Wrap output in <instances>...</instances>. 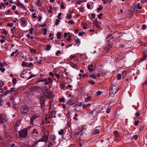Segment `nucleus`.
Returning <instances> with one entry per match:
<instances>
[{
    "mask_svg": "<svg viewBox=\"0 0 147 147\" xmlns=\"http://www.w3.org/2000/svg\"><path fill=\"white\" fill-rule=\"evenodd\" d=\"M107 38L109 43H111L110 39H111L112 40L114 38V37L112 36L111 35H110L109 36H108L107 37Z\"/></svg>",
    "mask_w": 147,
    "mask_h": 147,
    "instance_id": "18",
    "label": "nucleus"
},
{
    "mask_svg": "<svg viewBox=\"0 0 147 147\" xmlns=\"http://www.w3.org/2000/svg\"><path fill=\"white\" fill-rule=\"evenodd\" d=\"M18 51V49H16L15 51L13 52L11 54V56H13L14 55H15V56H16L18 55V53H17Z\"/></svg>",
    "mask_w": 147,
    "mask_h": 147,
    "instance_id": "22",
    "label": "nucleus"
},
{
    "mask_svg": "<svg viewBox=\"0 0 147 147\" xmlns=\"http://www.w3.org/2000/svg\"><path fill=\"white\" fill-rule=\"evenodd\" d=\"M6 118L7 117L4 114H2L0 115V119H1L4 121H5Z\"/></svg>",
    "mask_w": 147,
    "mask_h": 147,
    "instance_id": "19",
    "label": "nucleus"
},
{
    "mask_svg": "<svg viewBox=\"0 0 147 147\" xmlns=\"http://www.w3.org/2000/svg\"><path fill=\"white\" fill-rule=\"evenodd\" d=\"M47 98H51L54 97L53 93L52 92H48L47 94L45 95Z\"/></svg>",
    "mask_w": 147,
    "mask_h": 147,
    "instance_id": "12",
    "label": "nucleus"
},
{
    "mask_svg": "<svg viewBox=\"0 0 147 147\" xmlns=\"http://www.w3.org/2000/svg\"><path fill=\"white\" fill-rule=\"evenodd\" d=\"M27 63L26 62L24 61H23L22 64V66H25L27 65Z\"/></svg>",
    "mask_w": 147,
    "mask_h": 147,
    "instance_id": "46",
    "label": "nucleus"
},
{
    "mask_svg": "<svg viewBox=\"0 0 147 147\" xmlns=\"http://www.w3.org/2000/svg\"><path fill=\"white\" fill-rule=\"evenodd\" d=\"M138 136L137 135H135L133 136L132 138V139H134L135 140H137L138 139Z\"/></svg>",
    "mask_w": 147,
    "mask_h": 147,
    "instance_id": "49",
    "label": "nucleus"
},
{
    "mask_svg": "<svg viewBox=\"0 0 147 147\" xmlns=\"http://www.w3.org/2000/svg\"><path fill=\"white\" fill-rule=\"evenodd\" d=\"M42 90L43 92L44 93V95L47 94L48 89L46 86H45L43 87Z\"/></svg>",
    "mask_w": 147,
    "mask_h": 147,
    "instance_id": "17",
    "label": "nucleus"
},
{
    "mask_svg": "<svg viewBox=\"0 0 147 147\" xmlns=\"http://www.w3.org/2000/svg\"><path fill=\"white\" fill-rule=\"evenodd\" d=\"M50 138L51 140L54 141L56 139V136L54 135H52L51 136Z\"/></svg>",
    "mask_w": 147,
    "mask_h": 147,
    "instance_id": "25",
    "label": "nucleus"
},
{
    "mask_svg": "<svg viewBox=\"0 0 147 147\" xmlns=\"http://www.w3.org/2000/svg\"><path fill=\"white\" fill-rule=\"evenodd\" d=\"M147 57V51L146 50L144 51V56L143 57L140 59V61L138 62V64H139V63H140L146 59Z\"/></svg>",
    "mask_w": 147,
    "mask_h": 147,
    "instance_id": "6",
    "label": "nucleus"
},
{
    "mask_svg": "<svg viewBox=\"0 0 147 147\" xmlns=\"http://www.w3.org/2000/svg\"><path fill=\"white\" fill-rule=\"evenodd\" d=\"M22 147H30V145L27 144H23L22 145Z\"/></svg>",
    "mask_w": 147,
    "mask_h": 147,
    "instance_id": "36",
    "label": "nucleus"
},
{
    "mask_svg": "<svg viewBox=\"0 0 147 147\" xmlns=\"http://www.w3.org/2000/svg\"><path fill=\"white\" fill-rule=\"evenodd\" d=\"M90 77L92 78H93V79H96L97 78L95 75V74H92L91 76Z\"/></svg>",
    "mask_w": 147,
    "mask_h": 147,
    "instance_id": "55",
    "label": "nucleus"
},
{
    "mask_svg": "<svg viewBox=\"0 0 147 147\" xmlns=\"http://www.w3.org/2000/svg\"><path fill=\"white\" fill-rule=\"evenodd\" d=\"M117 79L118 80H119L121 78V74H117Z\"/></svg>",
    "mask_w": 147,
    "mask_h": 147,
    "instance_id": "47",
    "label": "nucleus"
},
{
    "mask_svg": "<svg viewBox=\"0 0 147 147\" xmlns=\"http://www.w3.org/2000/svg\"><path fill=\"white\" fill-rule=\"evenodd\" d=\"M61 36V33L60 32H58L57 34V38L58 39H59Z\"/></svg>",
    "mask_w": 147,
    "mask_h": 147,
    "instance_id": "29",
    "label": "nucleus"
},
{
    "mask_svg": "<svg viewBox=\"0 0 147 147\" xmlns=\"http://www.w3.org/2000/svg\"><path fill=\"white\" fill-rule=\"evenodd\" d=\"M13 25V23L12 22L10 23H8L7 24V26H9L10 28L12 27Z\"/></svg>",
    "mask_w": 147,
    "mask_h": 147,
    "instance_id": "45",
    "label": "nucleus"
},
{
    "mask_svg": "<svg viewBox=\"0 0 147 147\" xmlns=\"http://www.w3.org/2000/svg\"><path fill=\"white\" fill-rule=\"evenodd\" d=\"M30 51L32 53H34L35 54L36 52V50L33 49H30Z\"/></svg>",
    "mask_w": 147,
    "mask_h": 147,
    "instance_id": "40",
    "label": "nucleus"
},
{
    "mask_svg": "<svg viewBox=\"0 0 147 147\" xmlns=\"http://www.w3.org/2000/svg\"><path fill=\"white\" fill-rule=\"evenodd\" d=\"M67 18L68 19H71L72 18L71 14L68 13V14H67Z\"/></svg>",
    "mask_w": 147,
    "mask_h": 147,
    "instance_id": "38",
    "label": "nucleus"
},
{
    "mask_svg": "<svg viewBox=\"0 0 147 147\" xmlns=\"http://www.w3.org/2000/svg\"><path fill=\"white\" fill-rule=\"evenodd\" d=\"M71 65L72 67L74 68H76L77 67V65L76 64H74L72 63H71Z\"/></svg>",
    "mask_w": 147,
    "mask_h": 147,
    "instance_id": "41",
    "label": "nucleus"
},
{
    "mask_svg": "<svg viewBox=\"0 0 147 147\" xmlns=\"http://www.w3.org/2000/svg\"><path fill=\"white\" fill-rule=\"evenodd\" d=\"M44 82L45 83V85H47L49 84L50 83H52L53 81L52 79L51 78H50L49 77L48 78H45L44 79Z\"/></svg>",
    "mask_w": 147,
    "mask_h": 147,
    "instance_id": "7",
    "label": "nucleus"
},
{
    "mask_svg": "<svg viewBox=\"0 0 147 147\" xmlns=\"http://www.w3.org/2000/svg\"><path fill=\"white\" fill-rule=\"evenodd\" d=\"M42 30H44V32L43 33V35H45L47 33V28H45L44 29H43Z\"/></svg>",
    "mask_w": 147,
    "mask_h": 147,
    "instance_id": "51",
    "label": "nucleus"
},
{
    "mask_svg": "<svg viewBox=\"0 0 147 147\" xmlns=\"http://www.w3.org/2000/svg\"><path fill=\"white\" fill-rule=\"evenodd\" d=\"M140 4L139 3H138L137 5V7L138 9H141L142 8V7L141 6H140Z\"/></svg>",
    "mask_w": 147,
    "mask_h": 147,
    "instance_id": "56",
    "label": "nucleus"
},
{
    "mask_svg": "<svg viewBox=\"0 0 147 147\" xmlns=\"http://www.w3.org/2000/svg\"><path fill=\"white\" fill-rule=\"evenodd\" d=\"M114 134L116 138L118 137L119 136L118 131H115L114 132Z\"/></svg>",
    "mask_w": 147,
    "mask_h": 147,
    "instance_id": "27",
    "label": "nucleus"
},
{
    "mask_svg": "<svg viewBox=\"0 0 147 147\" xmlns=\"http://www.w3.org/2000/svg\"><path fill=\"white\" fill-rule=\"evenodd\" d=\"M59 101L60 102H64L65 101V99L64 98H61L59 99Z\"/></svg>",
    "mask_w": 147,
    "mask_h": 147,
    "instance_id": "57",
    "label": "nucleus"
},
{
    "mask_svg": "<svg viewBox=\"0 0 147 147\" xmlns=\"http://www.w3.org/2000/svg\"><path fill=\"white\" fill-rule=\"evenodd\" d=\"M27 19L26 18L21 19L20 21L21 22V24L23 27H25L27 25Z\"/></svg>",
    "mask_w": 147,
    "mask_h": 147,
    "instance_id": "9",
    "label": "nucleus"
},
{
    "mask_svg": "<svg viewBox=\"0 0 147 147\" xmlns=\"http://www.w3.org/2000/svg\"><path fill=\"white\" fill-rule=\"evenodd\" d=\"M146 25L143 24L142 25V30H144L146 29Z\"/></svg>",
    "mask_w": 147,
    "mask_h": 147,
    "instance_id": "59",
    "label": "nucleus"
},
{
    "mask_svg": "<svg viewBox=\"0 0 147 147\" xmlns=\"http://www.w3.org/2000/svg\"><path fill=\"white\" fill-rule=\"evenodd\" d=\"M74 42L75 43V44H74V45H75L76 44H77L78 42H80L79 39L78 38L76 39L75 40V42Z\"/></svg>",
    "mask_w": 147,
    "mask_h": 147,
    "instance_id": "54",
    "label": "nucleus"
},
{
    "mask_svg": "<svg viewBox=\"0 0 147 147\" xmlns=\"http://www.w3.org/2000/svg\"><path fill=\"white\" fill-rule=\"evenodd\" d=\"M135 115L138 117L140 116V113L139 112H137L135 113Z\"/></svg>",
    "mask_w": 147,
    "mask_h": 147,
    "instance_id": "64",
    "label": "nucleus"
},
{
    "mask_svg": "<svg viewBox=\"0 0 147 147\" xmlns=\"http://www.w3.org/2000/svg\"><path fill=\"white\" fill-rule=\"evenodd\" d=\"M27 130L26 128L22 129L19 133V136L21 138H25L26 137L27 134Z\"/></svg>",
    "mask_w": 147,
    "mask_h": 147,
    "instance_id": "1",
    "label": "nucleus"
},
{
    "mask_svg": "<svg viewBox=\"0 0 147 147\" xmlns=\"http://www.w3.org/2000/svg\"><path fill=\"white\" fill-rule=\"evenodd\" d=\"M56 22L55 23V24L56 25H58L59 24V22H60V21L59 20H58V19H57L56 20Z\"/></svg>",
    "mask_w": 147,
    "mask_h": 147,
    "instance_id": "60",
    "label": "nucleus"
},
{
    "mask_svg": "<svg viewBox=\"0 0 147 147\" xmlns=\"http://www.w3.org/2000/svg\"><path fill=\"white\" fill-rule=\"evenodd\" d=\"M49 37H51V39L52 40L53 39V37H51L52 36H54V34L52 33H50L49 34Z\"/></svg>",
    "mask_w": 147,
    "mask_h": 147,
    "instance_id": "52",
    "label": "nucleus"
},
{
    "mask_svg": "<svg viewBox=\"0 0 147 147\" xmlns=\"http://www.w3.org/2000/svg\"><path fill=\"white\" fill-rule=\"evenodd\" d=\"M119 89V88H118L116 86H113L111 88V90L110 92L109 96L110 97H112L113 96V94L115 95V94L118 92ZM114 96H115V95H114Z\"/></svg>",
    "mask_w": 147,
    "mask_h": 147,
    "instance_id": "2",
    "label": "nucleus"
},
{
    "mask_svg": "<svg viewBox=\"0 0 147 147\" xmlns=\"http://www.w3.org/2000/svg\"><path fill=\"white\" fill-rule=\"evenodd\" d=\"M71 35H70L68 37V38L66 40L67 41H69V42H70L71 40Z\"/></svg>",
    "mask_w": 147,
    "mask_h": 147,
    "instance_id": "62",
    "label": "nucleus"
},
{
    "mask_svg": "<svg viewBox=\"0 0 147 147\" xmlns=\"http://www.w3.org/2000/svg\"><path fill=\"white\" fill-rule=\"evenodd\" d=\"M103 8V7L102 5H100L98 6V8L97 9V11H99L101 10Z\"/></svg>",
    "mask_w": 147,
    "mask_h": 147,
    "instance_id": "31",
    "label": "nucleus"
},
{
    "mask_svg": "<svg viewBox=\"0 0 147 147\" xmlns=\"http://www.w3.org/2000/svg\"><path fill=\"white\" fill-rule=\"evenodd\" d=\"M88 82L89 84H91L94 85L95 84V83L92 80H90L88 81Z\"/></svg>",
    "mask_w": 147,
    "mask_h": 147,
    "instance_id": "48",
    "label": "nucleus"
},
{
    "mask_svg": "<svg viewBox=\"0 0 147 147\" xmlns=\"http://www.w3.org/2000/svg\"><path fill=\"white\" fill-rule=\"evenodd\" d=\"M103 15L102 13H100L99 15H98L97 17L99 19L101 20L102 19L101 16Z\"/></svg>",
    "mask_w": 147,
    "mask_h": 147,
    "instance_id": "37",
    "label": "nucleus"
},
{
    "mask_svg": "<svg viewBox=\"0 0 147 147\" xmlns=\"http://www.w3.org/2000/svg\"><path fill=\"white\" fill-rule=\"evenodd\" d=\"M37 118V115H34L32 116L30 119V123L33 125L34 124V121Z\"/></svg>",
    "mask_w": 147,
    "mask_h": 147,
    "instance_id": "16",
    "label": "nucleus"
},
{
    "mask_svg": "<svg viewBox=\"0 0 147 147\" xmlns=\"http://www.w3.org/2000/svg\"><path fill=\"white\" fill-rule=\"evenodd\" d=\"M17 5H18L20 7L22 8L23 9H24L25 8V7L20 2H18L17 4Z\"/></svg>",
    "mask_w": 147,
    "mask_h": 147,
    "instance_id": "23",
    "label": "nucleus"
},
{
    "mask_svg": "<svg viewBox=\"0 0 147 147\" xmlns=\"http://www.w3.org/2000/svg\"><path fill=\"white\" fill-rule=\"evenodd\" d=\"M102 1H103V3L104 4H105L108 3H109V4H111V2L112 1V0H101Z\"/></svg>",
    "mask_w": 147,
    "mask_h": 147,
    "instance_id": "21",
    "label": "nucleus"
},
{
    "mask_svg": "<svg viewBox=\"0 0 147 147\" xmlns=\"http://www.w3.org/2000/svg\"><path fill=\"white\" fill-rule=\"evenodd\" d=\"M62 13H60L58 14V16H57V18H58L59 19H61V15Z\"/></svg>",
    "mask_w": 147,
    "mask_h": 147,
    "instance_id": "58",
    "label": "nucleus"
},
{
    "mask_svg": "<svg viewBox=\"0 0 147 147\" xmlns=\"http://www.w3.org/2000/svg\"><path fill=\"white\" fill-rule=\"evenodd\" d=\"M82 3V1L78 0L76 2L78 5H80Z\"/></svg>",
    "mask_w": 147,
    "mask_h": 147,
    "instance_id": "61",
    "label": "nucleus"
},
{
    "mask_svg": "<svg viewBox=\"0 0 147 147\" xmlns=\"http://www.w3.org/2000/svg\"><path fill=\"white\" fill-rule=\"evenodd\" d=\"M55 75L56 77L58 79V80L59 79V78H60V76L59 74H55Z\"/></svg>",
    "mask_w": 147,
    "mask_h": 147,
    "instance_id": "63",
    "label": "nucleus"
},
{
    "mask_svg": "<svg viewBox=\"0 0 147 147\" xmlns=\"http://www.w3.org/2000/svg\"><path fill=\"white\" fill-rule=\"evenodd\" d=\"M56 111L55 110H52L50 112L49 115L51 118L56 117Z\"/></svg>",
    "mask_w": 147,
    "mask_h": 147,
    "instance_id": "11",
    "label": "nucleus"
},
{
    "mask_svg": "<svg viewBox=\"0 0 147 147\" xmlns=\"http://www.w3.org/2000/svg\"><path fill=\"white\" fill-rule=\"evenodd\" d=\"M29 108L26 105H24L21 108V112L22 115H25L28 113V111Z\"/></svg>",
    "mask_w": 147,
    "mask_h": 147,
    "instance_id": "3",
    "label": "nucleus"
},
{
    "mask_svg": "<svg viewBox=\"0 0 147 147\" xmlns=\"http://www.w3.org/2000/svg\"><path fill=\"white\" fill-rule=\"evenodd\" d=\"M38 88V86H33L29 89V90L30 91H33L36 90V89Z\"/></svg>",
    "mask_w": 147,
    "mask_h": 147,
    "instance_id": "20",
    "label": "nucleus"
},
{
    "mask_svg": "<svg viewBox=\"0 0 147 147\" xmlns=\"http://www.w3.org/2000/svg\"><path fill=\"white\" fill-rule=\"evenodd\" d=\"M86 129L87 128L86 126H82L81 127V130L78 132L77 135H83L85 133Z\"/></svg>",
    "mask_w": 147,
    "mask_h": 147,
    "instance_id": "4",
    "label": "nucleus"
},
{
    "mask_svg": "<svg viewBox=\"0 0 147 147\" xmlns=\"http://www.w3.org/2000/svg\"><path fill=\"white\" fill-rule=\"evenodd\" d=\"M51 118V117L49 115H48V116L47 115L46 116V117L45 118V120L46 121H48V120H49V119H50Z\"/></svg>",
    "mask_w": 147,
    "mask_h": 147,
    "instance_id": "39",
    "label": "nucleus"
},
{
    "mask_svg": "<svg viewBox=\"0 0 147 147\" xmlns=\"http://www.w3.org/2000/svg\"><path fill=\"white\" fill-rule=\"evenodd\" d=\"M91 99V97L90 96H88L87 98H86L84 99V100L86 102H88L89 100H90Z\"/></svg>",
    "mask_w": 147,
    "mask_h": 147,
    "instance_id": "26",
    "label": "nucleus"
},
{
    "mask_svg": "<svg viewBox=\"0 0 147 147\" xmlns=\"http://www.w3.org/2000/svg\"><path fill=\"white\" fill-rule=\"evenodd\" d=\"M64 134V130H63L61 129L60 131L58 132V134L60 135H62Z\"/></svg>",
    "mask_w": 147,
    "mask_h": 147,
    "instance_id": "35",
    "label": "nucleus"
},
{
    "mask_svg": "<svg viewBox=\"0 0 147 147\" xmlns=\"http://www.w3.org/2000/svg\"><path fill=\"white\" fill-rule=\"evenodd\" d=\"M49 139V136L46 135H44L42 136L41 138L39 139L37 141L38 142H47Z\"/></svg>",
    "mask_w": 147,
    "mask_h": 147,
    "instance_id": "5",
    "label": "nucleus"
},
{
    "mask_svg": "<svg viewBox=\"0 0 147 147\" xmlns=\"http://www.w3.org/2000/svg\"><path fill=\"white\" fill-rule=\"evenodd\" d=\"M82 25H83V28L85 29H87V28L86 27V26H87V24L85 23L84 22L82 23Z\"/></svg>",
    "mask_w": 147,
    "mask_h": 147,
    "instance_id": "33",
    "label": "nucleus"
},
{
    "mask_svg": "<svg viewBox=\"0 0 147 147\" xmlns=\"http://www.w3.org/2000/svg\"><path fill=\"white\" fill-rule=\"evenodd\" d=\"M127 71H124L122 72V76L123 78H125L126 76Z\"/></svg>",
    "mask_w": 147,
    "mask_h": 147,
    "instance_id": "28",
    "label": "nucleus"
},
{
    "mask_svg": "<svg viewBox=\"0 0 147 147\" xmlns=\"http://www.w3.org/2000/svg\"><path fill=\"white\" fill-rule=\"evenodd\" d=\"M68 22L71 25H74L75 24V22L72 20L69 21Z\"/></svg>",
    "mask_w": 147,
    "mask_h": 147,
    "instance_id": "50",
    "label": "nucleus"
},
{
    "mask_svg": "<svg viewBox=\"0 0 147 147\" xmlns=\"http://www.w3.org/2000/svg\"><path fill=\"white\" fill-rule=\"evenodd\" d=\"M17 80H16V78H14L13 80L12 81V83L13 84H15L16 82H17Z\"/></svg>",
    "mask_w": 147,
    "mask_h": 147,
    "instance_id": "53",
    "label": "nucleus"
},
{
    "mask_svg": "<svg viewBox=\"0 0 147 147\" xmlns=\"http://www.w3.org/2000/svg\"><path fill=\"white\" fill-rule=\"evenodd\" d=\"M42 0H38L37 1V2L36 4V5L39 7L40 8L42 7Z\"/></svg>",
    "mask_w": 147,
    "mask_h": 147,
    "instance_id": "14",
    "label": "nucleus"
},
{
    "mask_svg": "<svg viewBox=\"0 0 147 147\" xmlns=\"http://www.w3.org/2000/svg\"><path fill=\"white\" fill-rule=\"evenodd\" d=\"M15 89L16 88L15 87L11 88L10 90H7L5 92V94H12V92L16 91V90H15Z\"/></svg>",
    "mask_w": 147,
    "mask_h": 147,
    "instance_id": "10",
    "label": "nucleus"
},
{
    "mask_svg": "<svg viewBox=\"0 0 147 147\" xmlns=\"http://www.w3.org/2000/svg\"><path fill=\"white\" fill-rule=\"evenodd\" d=\"M60 87L61 89H62L63 90L65 89V85L63 83H60Z\"/></svg>",
    "mask_w": 147,
    "mask_h": 147,
    "instance_id": "30",
    "label": "nucleus"
},
{
    "mask_svg": "<svg viewBox=\"0 0 147 147\" xmlns=\"http://www.w3.org/2000/svg\"><path fill=\"white\" fill-rule=\"evenodd\" d=\"M82 105V103L81 102H78L76 105V107H80Z\"/></svg>",
    "mask_w": 147,
    "mask_h": 147,
    "instance_id": "44",
    "label": "nucleus"
},
{
    "mask_svg": "<svg viewBox=\"0 0 147 147\" xmlns=\"http://www.w3.org/2000/svg\"><path fill=\"white\" fill-rule=\"evenodd\" d=\"M20 123H21L20 121H17L16 123L14 125V127H17L19 126V124Z\"/></svg>",
    "mask_w": 147,
    "mask_h": 147,
    "instance_id": "34",
    "label": "nucleus"
},
{
    "mask_svg": "<svg viewBox=\"0 0 147 147\" xmlns=\"http://www.w3.org/2000/svg\"><path fill=\"white\" fill-rule=\"evenodd\" d=\"M87 69L90 72L94 71L92 64L89 65L88 66Z\"/></svg>",
    "mask_w": 147,
    "mask_h": 147,
    "instance_id": "15",
    "label": "nucleus"
},
{
    "mask_svg": "<svg viewBox=\"0 0 147 147\" xmlns=\"http://www.w3.org/2000/svg\"><path fill=\"white\" fill-rule=\"evenodd\" d=\"M34 29L33 28H31L29 30V33L31 34H33Z\"/></svg>",
    "mask_w": 147,
    "mask_h": 147,
    "instance_id": "43",
    "label": "nucleus"
},
{
    "mask_svg": "<svg viewBox=\"0 0 147 147\" xmlns=\"http://www.w3.org/2000/svg\"><path fill=\"white\" fill-rule=\"evenodd\" d=\"M116 101L115 98H114L112 99H111L110 100V103H112L115 102Z\"/></svg>",
    "mask_w": 147,
    "mask_h": 147,
    "instance_id": "32",
    "label": "nucleus"
},
{
    "mask_svg": "<svg viewBox=\"0 0 147 147\" xmlns=\"http://www.w3.org/2000/svg\"><path fill=\"white\" fill-rule=\"evenodd\" d=\"M100 133V130L97 129H95L92 131L91 134L92 135H96Z\"/></svg>",
    "mask_w": 147,
    "mask_h": 147,
    "instance_id": "13",
    "label": "nucleus"
},
{
    "mask_svg": "<svg viewBox=\"0 0 147 147\" xmlns=\"http://www.w3.org/2000/svg\"><path fill=\"white\" fill-rule=\"evenodd\" d=\"M35 133L36 134H38V132L36 131V129H33V131L32 132V134H33Z\"/></svg>",
    "mask_w": 147,
    "mask_h": 147,
    "instance_id": "42",
    "label": "nucleus"
},
{
    "mask_svg": "<svg viewBox=\"0 0 147 147\" xmlns=\"http://www.w3.org/2000/svg\"><path fill=\"white\" fill-rule=\"evenodd\" d=\"M51 48V46L49 44H47L46 46V48L45 50L49 51L50 50Z\"/></svg>",
    "mask_w": 147,
    "mask_h": 147,
    "instance_id": "24",
    "label": "nucleus"
},
{
    "mask_svg": "<svg viewBox=\"0 0 147 147\" xmlns=\"http://www.w3.org/2000/svg\"><path fill=\"white\" fill-rule=\"evenodd\" d=\"M40 103L42 107L44 106L45 105V100L44 96H41L39 98Z\"/></svg>",
    "mask_w": 147,
    "mask_h": 147,
    "instance_id": "8",
    "label": "nucleus"
}]
</instances>
